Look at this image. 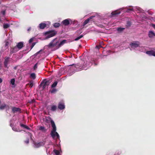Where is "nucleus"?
Listing matches in <instances>:
<instances>
[{
	"label": "nucleus",
	"instance_id": "nucleus-1",
	"mask_svg": "<svg viewBox=\"0 0 155 155\" xmlns=\"http://www.w3.org/2000/svg\"><path fill=\"white\" fill-rule=\"evenodd\" d=\"M57 34V31L55 30H51L45 32V35H47L46 38L48 39L55 36Z\"/></svg>",
	"mask_w": 155,
	"mask_h": 155
},
{
	"label": "nucleus",
	"instance_id": "nucleus-2",
	"mask_svg": "<svg viewBox=\"0 0 155 155\" xmlns=\"http://www.w3.org/2000/svg\"><path fill=\"white\" fill-rule=\"evenodd\" d=\"M57 38L53 39L48 45V47L52 48L56 47L57 48V46L58 45L59 42V41L57 40Z\"/></svg>",
	"mask_w": 155,
	"mask_h": 155
},
{
	"label": "nucleus",
	"instance_id": "nucleus-3",
	"mask_svg": "<svg viewBox=\"0 0 155 155\" xmlns=\"http://www.w3.org/2000/svg\"><path fill=\"white\" fill-rule=\"evenodd\" d=\"M51 82L50 80H47L46 79H44L41 83L39 86L40 87H42V90L44 89L46 86H48Z\"/></svg>",
	"mask_w": 155,
	"mask_h": 155
},
{
	"label": "nucleus",
	"instance_id": "nucleus-4",
	"mask_svg": "<svg viewBox=\"0 0 155 155\" xmlns=\"http://www.w3.org/2000/svg\"><path fill=\"white\" fill-rule=\"evenodd\" d=\"M51 123L52 127V130L51 132V136H54V134L53 133L56 131V127L54 122L52 120H51Z\"/></svg>",
	"mask_w": 155,
	"mask_h": 155
},
{
	"label": "nucleus",
	"instance_id": "nucleus-5",
	"mask_svg": "<svg viewBox=\"0 0 155 155\" xmlns=\"http://www.w3.org/2000/svg\"><path fill=\"white\" fill-rule=\"evenodd\" d=\"M75 65V67L76 68L77 71H79L83 69H85L84 67H83L82 64H80L79 63L77 64H73L72 65H70V66Z\"/></svg>",
	"mask_w": 155,
	"mask_h": 155
},
{
	"label": "nucleus",
	"instance_id": "nucleus-6",
	"mask_svg": "<svg viewBox=\"0 0 155 155\" xmlns=\"http://www.w3.org/2000/svg\"><path fill=\"white\" fill-rule=\"evenodd\" d=\"M19 50L16 46L11 47L10 49V54H12L13 53H16Z\"/></svg>",
	"mask_w": 155,
	"mask_h": 155
},
{
	"label": "nucleus",
	"instance_id": "nucleus-7",
	"mask_svg": "<svg viewBox=\"0 0 155 155\" xmlns=\"http://www.w3.org/2000/svg\"><path fill=\"white\" fill-rule=\"evenodd\" d=\"M69 21H71V19L69 18L63 21L61 23V25H64L67 26L69 25L70 24Z\"/></svg>",
	"mask_w": 155,
	"mask_h": 155
},
{
	"label": "nucleus",
	"instance_id": "nucleus-8",
	"mask_svg": "<svg viewBox=\"0 0 155 155\" xmlns=\"http://www.w3.org/2000/svg\"><path fill=\"white\" fill-rule=\"evenodd\" d=\"M140 43L138 41H135L130 44V45L132 48H137L139 46Z\"/></svg>",
	"mask_w": 155,
	"mask_h": 155
},
{
	"label": "nucleus",
	"instance_id": "nucleus-9",
	"mask_svg": "<svg viewBox=\"0 0 155 155\" xmlns=\"http://www.w3.org/2000/svg\"><path fill=\"white\" fill-rule=\"evenodd\" d=\"M10 58L8 57H6L5 61L4 63V65L5 68H8V65L9 61Z\"/></svg>",
	"mask_w": 155,
	"mask_h": 155
},
{
	"label": "nucleus",
	"instance_id": "nucleus-10",
	"mask_svg": "<svg viewBox=\"0 0 155 155\" xmlns=\"http://www.w3.org/2000/svg\"><path fill=\"white\" fill-rule=\"evenodd\" d=\"M58 108L60 110H62L65 108V105L63 103L60 102L58 103Z\"/></svg>",
	"mask_w": 155,
	"mask_h": 155
},
{
	"label": "nucleus",
	"instance_id": "nucleus-11",
	"mask_svg": "<svg viewBox=\"0 0 155 155\" xmlns=\"http://www.w3.org/2000/svg\"><path fill=\"white\" fill-rule=\"evenodd\" d=\"M67 42V40H64L61 41L60 43H59L58 46H57V49H58L63 46L64 44L66 43Z\"/></svg>",
	"mask_w": 155,
	"mask_h": 155
},
{
	"label": "nucleus",
	"instance_id": "nucleus-12",
	"mask_svg": "<svg viewBox=\"0 0 155 155\" xmlns=\"http://www.w3.org/2000/svg\"><path fill=\"white\" fill-rule=\"evenodd\" d=\"M21 109L19 108L16 107H12V111L13 113H15L18 112H20Z\"/></svg>",
	"mask_w": 155,
	"mask_h": 155
},
{
	"label": "nucleus",
	"instance_id": "nucleus-13",
	"mask_svg": "<svg viewBox=\"0 0 155 155\" xmlns=\"http://www.w3.org/2000/svg\"><path fill=\"white\" fill-rule=\"evenodd\" d=\"M146 53L149 56H153L155 57V52L153 51H147L146 52Z\"/></svg>",
	"mask_w": 155,
	"mask_h": 155
},
{
	"label": "nucleus",
	"instance_id": "nucleus-14",
	"mask_svg": "<svg viewBox=\"0 0 155 155\" xmlns=\"http://www.w3.org/2000/svg\"><path fill=\"white\" fill-rule=\"evenodd\" d=\"M16 46L18 48L19 50L21 49L24 46V45L23 42H20L18 43Z\"/></svg>",
	"mask_w": 155,
	"mask_h": 155
},
{
	"label": "nucleus",
	"instance_id": "nucleus-15",
	"mask_svg": "<svg viewBox=\"0 0 155 155\" xmlns=\"http://www.w3.org/2000/svg\"><path fill=\"white\" fill-rule=\"evenodd\" d=\"M94 17V16H91L85 20L83 23V25L84 26L87 24L89 21L90 20L92 19Z\"/></svg>",
	"mask_w": 155,
	"mask_h": 155
},
{
	"label": "nucleus",
	"instance_id": "nucleus-16",
	"mask_svg": "<svg viewBox=\"0 0 155 155\" xmlns=\"http://www.w3.org/2000/svg\"><path fill=\"white\" fill-rule=\"evenodd\" d=\"M46 26V24L45 23H41L39 24V28L41 29H44Z\"/></svg>",
	"mask_w": 155,
	"mask_h": 155
},
{
	"label": "nucleus",
	"instance_id": "nucleus-17",
	"mask_svg": "<svg viewBox=\"0 0 155 155\" xmlns=\"http://www.w3.org/2000/svg\"><path fill=\"white\" fill-rule=\"evenodd\" d=\"M148 36L150 38H152L155 36V34L152 31H149L148 33Z\"/></svg>",
	"mask_w": 155,
	"mask_h": 155
},
{
	"label": "nucleus",
	"instance_id": "nucleus-18",
	"mask_svg": "<svg viewBox=\"0 0 155 155\" xmlns=\"http://www.w3.org/2000/svg\"><path fill=\"white\" fill-rule=\"evenodd\" d=\"M120 12L118 11H115L111 13V15H112L115 16L116 15L119 14L120 13Z\"/></svg>",
	"mask_w": 155,
	"mask_h": 155
},
{
	"label": "nucleus",
	"instance_id": "nucleus-19",
	"mask_svg": "<svg viewBox=\"0 0 155 155\" xmlns=\"http://www.w3.org/2000/svg\"><path fill=\"white\" fill-rule=\"evenodd\" d=\"M20 125L21 127H23L24 128H25L26 129L29 130H31V128L23 124H20Z\"/></svg>",
	"mask_w": 155,
	"mask_h": 155
},
{
	"label": "nucleus",
	"instance_id": "nucleus-20",
	"mask_svg": "<svg viewBox=\"0 0 155 155\" xmlns=\"http://www.w3.org/2000/svg\"><path fill=\"white\" fill-rule=\"evenodd\" d=\"M42 143L40 142L38 143H35V145L36 147H39L42 145Z\"/></svg>",
	"mask_w": 155,
	"mask_h": 155
},
{
	"label": "nucleus",
	"instance_id": "nucleus-21",
	"mask_svg": "<svg viewBox=\"0 0 155 155\" xmlns=\"http://www.w3.org/2000/svg\"><path fill=\"white\" fill-rule=\"evenodd\" d=\"M51 110L53 111H55L57 109V107L56 105H52Z\"/></svg>",
	"mask_w": 155,
	"mask_h": 155
},
{
	"label": "nucleus",
	"instance_id": "nucleus-22",
	"mask_svg": "<svg viewBox=\"0 0 155 155\" xmlns=\"http://www.w3.org/2000/svg\"><path fill=\"white\" fill-rule=\"evenodd\" d=\"M6 105L5 104H3L0 106V110H3L6 107Z\"/></svg>",
	"mask_w": 155,
	"mask_h": 155
},
{
	"label": "nucleus",
	"instance_id": "nucleus-23",
	"mask_svg": "<svg viewBox=\"0 0 155 155\" xmlns=\"http://www.w3.org/2000/svg\"><path fill=\"white\" fill-rule=\"evenodd\" d=\"M60 25L59 23H55L54 24L53 26L55 28H58Z\"/></svg>",
	"mask_w": 155,
	"mask_h": 155
},
{
	"label": "nucleus",
	"instance_id": "nucleus-24",
	"mask_svg": "<svg viewBox=\"0 0 155 155\" xmlns=\"http://www.w3.org/2000/svg\"><path fill=\"white\" fill-rule=\"evenodd\" d=\"M30 77L33 79H35L36 78V75L34 73H31L30 75Z\"/></svg>",
	"mask_w": 155,
	"mask_h": 155
},
{
	"label": "nucleus",
	"instance_id": "nucleus-25",
	"mask_svg": "<svg viewBox=\"0 0 155 155\" xmlns=\"http://www.w3.org/2000/svg\"><path fill=\"white\" fill-rule=\"evenodd\" d=\"M53 134H54V136H51L52 137L54 138L56 136L58 138L59 137V136L58 133L56 132L55 131L54 133Z\"/></svg>",
	"mask_w": 155,
	"mask_h": 155
},
{
	"label": "nucleus",
	"instance_id": "nucleus-26",
	"mask_svg": "<svg viewBox=\"0 0 155 155\" xmlns=\"http://www.w3.org/2000/svg\"><path fill=\"white\" fill-rule=\"evenodd\" d=\"M58 84V82L57 81H55L51 85V87H55Z\"/></svg>",
	"mask_w": 155,
	"mask_h": 155
},
{
	"label": "nucleus",
	"instance_id": "nucleus-27",
	"mask_svg": "<svg viewBox=\"0 0 155 155\" xmlns=\"http://www.w3.org/2000/svg\"><path fill=\"white\" fill-rule=\"evenodd\" d=\"M9 25L7 24H4L3 25V28L5 29L9 27Z\"/></svg>",
	"mask_w": 155,
	"mask_h": 155
},
{
	"label": "nucleus",
	"instance_id": "nucleus-28",
	"mask_svg": "<svg viewBox=\"0 0 155 155\" xmlns=\"http://www.w3.org/2000/svg\"><path fill=\"white\" fill-rule=\"evenodd\" d=\"M53 151L56 155H58L60 153L59 151L57 150L54 149Z\"/></svg>",
	"mask_w": 155,
	"mask_h": 155
},
{
	"label": "nucleus",
	"instance_id": "nucleus-29",
	"mask_svg": "<svg viewBox=\"0 0 155 155\" xmlns=\"http://www.w3.org/2000/svg\"><path fill=\"white\" fill-rule=\"evenodd\" d=\"M15 79L14 78H13L11 79L10 82L11 84L12 85H14L15 84Z\"/></svg>",
	"mask_w": 155,
	"mask_h": 155
},
{
	"label": "nucleus",
	"instance_id": "nucleus-30",
	"mask_svg": "<svg viewBox=\"0 0 155 155\" xmlns=\"http://www.w3.org/2000/svg\"><path fill=\"white\" fill-rule=\"evenodd\" d=\"M50 91L51 93H55L57 92V90L55 88H54Z\"/></svg>",
	"mask_w": 155,
	"mask_h": 155
},
{
	"label": "nucleus",
	"instance_id": "nucleus-31",
	"mask_svg": "<svg viewBox=\"0 0 155 155\" xmlns=\"http://www.w3.org/2000/svg\"><path fill=\"white\" fill-rule=\"evenodd\" d=\"M83 35H81L80 36H79L78 37H77V38H76L75 39V41H78V40H79V39H81V38H82L83 37Z\"/></svg>",
	"mask_w": 155,
	"mask_h": 155
},
{
	"label": "nucleus",
	"instance_id": "nucleus-32",
	"mask_svg": "<svg viewBox=\"0 0 155 155\" xmlns=\"http://www.w3.org/2000/svg\"><path fill=\"white\" fill-rule=\"evenodd\" d=\"M124 29V28H117V30L118 31L121 32L123 31Z\"/></svg>",
	"mask_w": 155,
	"mask_h": 155
},
{
	"label": "nucleus",
	"instance_id": "nucleus-33",
	"mask_svg": "<svg viewBox=\"0 0 155 155\" xmlns=\"http://www.w3.org/2000/svg\"><path fill=\"white\" fill-rule=\"evenodd\" d=\"M133 11V8H129L127 9L126 10V12H130Z\"/></svg>",
	"mask_w": 155,
	"mask_h": 155
},
{
	"label": "nucleus",
	"instance_id": "nucleus-34",
	"mask_svg": "<svg viewBox=\"0 0 155 155\" xmlns=\"http://www.w3.org/2000/svg\"><path fill=\"white\" fill-rule=\"evenodd\" d=\"M39 129L40 130L44 131H46V130L45 129V128L44 127L41 126L40 127Z\"/></svg>",
	"mask_w": 155,
	"mask_h": 155
},
{
	"label": "nucleus",
	"instance_id": "nucleus-35",
	"mask_svg": "<svg viewBox=\"0 0 155 155\" xmlns=\"http://www.w3.org/2000/svg\"><path fill=\"white\" fill-rule=\"evenodd\" d=\"M131 25V23L130 21H128L127 23L126 26L127 27H130Z\"/></svg>",
	"mask_w": 155,
	"mask_h": 155
},
{
	"label": "nucleus",
	"instance_id": "nucleus-36",
	"mask_svg": "<svg viewBox=\"0 0 155 155\" xmlns=\"http://www.w3.org/2000/svg\"><path fill=\"white\" fill-rule=\"evenodd\" d=\"M37 64H38V63H37L35 64V65L34 66V67H33L34 70H36L37 69V68H38Z\"/></svg>",
	"mask_w": 155,
	"mask_h": 155
},
{
	"label": "nucleus",
	"instance_id": "nucleus-37",
	"mask_svg": "<svg viewBox=\"0 0 155 155\" xmlns=\"http://www.w3.org/2000/svg\"><path fill=\"white\" fill-rule=\"evenodd\" d=\"M12 129L14 131H16V132H18V130L17 129V128L15 127H12Z\"/></svg>",
	"mask_w": 155,
	"mask_h": 155
},
{
	"label": "nucleus",
	"instance_id": "nucleus-38",
	"mask_svg": "<svg viewBox=\"0 0 155 155\" xmlns=\"http://www.w3.org/2000/svg\"><path fill=\"white\" fill-rule=\"evenodd\" d=\"M1 13L3 15H5L6 13V10H2L1 12Z\"/></svg>",
	"mask_w": 155,
	"mask_h": 155
},
{
	"label": "nucleus",
	"instance_id": "nucleus-39",
	"mask_svg": "<svg viewBox=\"0 0 155 155\" xmlns=\"http://www.w3.org/2000/svg\"><path fill=\"white\" fill-rule=\"evenodd\" d=\"M36 42H34L32 43V45L31 46V49L33 48L34 47V46L36 44Z\"/></svg>",
	"mask_w": 155,
	"mask_h": 155
},
{
	"label": "nucleus",
	"instance_id": "nucleus-40",
	"mask_svg": "<svg viewBox=\"0 0 155 155\" xmlns=\"http://www.w3.org/2000/svg\"><path fill=\"white\" fill-rule=\"evenodd\" d=\"M34 38H31L29 41V43H30L31 42H32L33 41Z\"/></svg>",
	"mask_w": 155,
	"mask_h": 155
},
{
	"label": "nucleus",
	"instance_id": "nucleus-41",
	"mask_svg": "<svg viewBox=\"0 0 155 155\" xmlns=\"http://www.w3.org/2000/svg\"><path fill=\"white\" fill-rule=\"evenodd\" d=\"M29 85L31 87H32L33 85V81H31L30 82V84H29Z\"/></svg>",
	"mask_w": 155,
	"mask_h": 155
},
{
	"label": "nucleus",
	"instance_id": "nucleus-42",
	"mask_svg": "<svg viewBox=\"0 0 155 155\" xmlns=\"http://www.w3.org/2000/svg\"><path fill=\"white\" fill-rule=\"evenodd\" d=\"M9 42L8 41H6L5 42V46L6 47V46H8L9 45Z\"/></svg>",
	"mask_w": 155,
	"mask_h": 155
},
{
	"label": "nucleus",
	"instance_id": "nucleus-43",
	"mask_svg": "<svg viewBox=\"0 0 155 155\" xmlns=\"http://www.w3.org/2000/svg\"><path fill=\"white\" fill-rule=\"evenodd\" d=\"M102 47L100 45H97L96 46V48L98 49H99Z\"/></svg>",
	"mask_w": 155,
	"mask_h": 155
},
{
	"label": "nucleus",
	"instance_id": "nucleus-44",
	"mask_svg": "<svg viewBox=\"0 0 155 155\" xmlns=\"http://www.w3.org/2000/svg\"><path fill=\"white\" fill-rule=\"evenodd\" d=\"M42 51V50H41L40 51H38V52H37L35 54V55H37L38 54H39V53H40V52L41 51Z\"/></svg>",
	"mask_w": 155,
	"mask_h": 155
},
{
	"label": "nucleus",
	"instance_id": "nucleus-45",
	"mask_svg": "<svg viewBox=\"0 0 155 155\" xmlns=\"http://www.w3.org/2000/svg\"><path fill=\"white\" fill-rule=\"evenodd\" d=\"M25 142L27 144L29 142V140L28 139L26 140L25 141Z\"/></svg>",
	"mask_w": 155,
	"mask_h": 155
},
{
	"label": "nucleus",
	"instance_id": "nucleus-46",
	"mask_svg": "<svg viewBox=\"0 0 155 155\" xmlns=\"http://www.w3.org/2000/svg\"><path fill=\"white\" fill-rule=\"evenodd\" d=\"M151 26L155 29V25L153 24H151Z\"/></svg>",
	"mask_w": 155,
	"mask_h": 155
},
{
	"label": "nucleus",
	"instance_id": "nucleus-47",
	"mask_svg": "<svg viewBox=\"0 0 155 155\" xmlns=\"http://www.w3.org/2000/svg\"><path fill=\"white\" fill-rule=\"evenodd\" d=\"M31 28L30 27H29L28 29H27V31H29L31 30Z\"/></svg>",
	"mask_w": 155,
	"mask_h": 155
},
{
	"label": "nucleus",
	"instance_id": "nucleus-48",
	"mask_svg": "<svg viewBox=\"0 0 155 155\" xmlns=\"http://www.w3.org/2000/svg\"><path fill=\"white\" fill-rule=\"evenodd\" d=\"M10 126L12 127H13V124H12V123H10Z\"/></svg>",
	"mask_w": 155,
	"mask_h": 155
},
{
	"label": "nucleus",
	"instance_id": "nucleus-49",
	"mask_svg": "<svg viewBox=\"0 0 155 155\" xmlns=\"http://www.w3.org/2000/svg\"><path fill=\"white\" fill-rule=\"evenodd\" d=\"M2 82V78H0V83H1Z\"/></svg>",
	"mask_w": 155,
	"mask_h": 155
},
{
	"label": "nucleus",
	"instance_id": "nucleus-50",
	"mask_svg": "<svg viewBox=\"0 0 155 155\" xmlns=\"http://www.w3.org/2000/svg\"><path fill=\"white\" fill-rule=\"evenodd\" d=\"M35 101V100L34 99L32 101V102H31V103L34 102ZM30 103H31V102Z\"/></svg>",
	"mask_w": 155,
	"mask_h": 155
},
{
	"label": "nucleus",
	"instance_id": "nucleus-51",
	"mask_svg": "<svg viewBox=\"0 0 155 155\" xmlns=\"http://www.w3.org/2000/svg\"><path fill=\"white\" fill-rule=\"evenodd\" d=\"M16 67H14V69H16Z\"/></svg>",
	"mask_w": 155,
	"mask_h": 155
},
{
	"label": "nucleus",
	"instance_id": "nucleus-52",
	"mask_svg": "<svg viewBox=\"0 0 155 155\" xmlns=\"http://www.w3.org/2000/svg\"><path fill=\"white\" fill-rule=\"evenodd\" d=\"M1 2H0V4H1Z\"/></svg>",
	"mask_w": 155,
	"mask_h": 155
}]
</instances>
